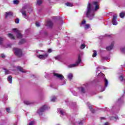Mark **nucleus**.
<instances>
[{"label":"nucleus","mask_w":125,"mask_h":125,"mask_svg":"<svg viewBox=\"0 0 125 125\" xmlns=\"http://www.w3.org/2000/svg\"><path fill=\"white\" fill-rule=\"evenodd\" d=\"M97 9H99V5H98V2L94 1L92 4L88 3L86 12V17L89 18L90 20H92L93 17H94V11H96Z\"/></svg>","instance_id":"1"},{"label":"nucleus","mask_w":125,"mask_h":125,"mask_svg":"<svg viewBox=\"0 0 125 125\" xmlns=\"http://www.w3.org/2000/svg\"><path fill=\"white\" fill-rule=\"evenodd\" d=\"M13 51L17 56L20 57V56H22V50L21 49H19L18 48H14L13 49Z\"/></svg>","instance_id":"2"},{"label":"nucleus","mask_w":125,"mask_h":125,"mask_svg":"<svg viewBox=\"0 0 125 125\" xmlns=\"http://www.w3.org/2000/svg\"><path fill=\"white\" fill-rule=\"evenodd\" d=\"M81 62L82 60H81V57L79 56V57H78V60L76 62V63L68 65V68H75V67H77V66H78V65H79V64H80V63H81Z\"/></svg>","instance_id":"3"},{"label":"nucleus","mask_w":125,"mask_h":125,"mask_svg":"<svg viewBox=\"0 0 125 125\" xmlns=\"http://www.w3.org/2000/svg\"><path fill=\"white\" fill-rule=\"evenodd\" d=\"M13 32H16L17 39H22L23 38V35L20 32V31L18 30L16 28L13 29Z\"/></svg>","instance_id":"4"},{"label":"nucleus","mask_w":125,"mask_h":125,"mask_svg":"<svg viewBox=\"0 0 125 125\" xmlns=\"http://www.w3.org/2000/svg\"><path fill=\"white\" fill-rule=\"evenodd\" d=\"M47 109H48L47 106L44 105L42 106L39 110H38V114H39V115H41L42 113L44 112V111H45V110H47Z\"/></svg>","instance_id":"5"},{"label":"nucleus","mask_w":125,"mask_h":125,"mask_svg":"<svg viewBox=\"0 0 125 125\" xmlns=\"http://www.w3.org/2000/svg\"><path fill=\"white\" fill-rule=\"evenodd\" d=\"M37 57L40 59H42V60H44V59H46L47 57H48V54L46 53L44 55H39L37 56Z\"/></svg>","instance_id":"6"},{"label":"nucleus","mask_w":125,"mask_h":125,"mask_svg":"<svg viewBox=\"0 0 125 125\" xmlns=\"http://www.w3.org/2000/svg\"><path fill=\"white\" fill-rule=\"evenodd\" d=\"M117 15L115 14L113 15V18L112 19V24L114 25H118V22H117Z\"/></svg>","instance_id":"7"},{"label":"nucleus","mask_w":125,"mask_h":125,"mask_svg":"<svg viewBox=\"0 0 125 125\" xmlns=\"http://www.w3.org/2000/svg\"><path fill=\"white\" fill-rule=\"evenodd\" d=\"M53 75L55 76V77H56L58 78V79H59V80H62L63 79H64V76L60 74L54 73Z\"/></svg>","instance_id":"8"},{"label":"nucleus","mask_w":125,"mask_h":125,"mask_svg":"<svg viewBox=\"0 0 125 125\" xmlns=\"http://www.w3.org/2000/svg\"><path fill=\"white\" fill-rule=\"evenodd\" d=\"M114 47V42L112 43L110 46L106 47L107 50H112Z\"/></svg>","instance_id":"9"},{"label":"nucleus","mask_w":125,"mask_h":125,"mask_svg":"<svg viewBox=\"0 0 125 125\" xmlns=\"http://www.w3.org/2000/svg\"><path fill=\"white\" fill-rule=\"evenodd\" d=\"M58 111L62 116H64V115H65V112H64L63 109L59 108Z\"/></svg>","instance_id":"10"},{"label":"nucleus","mask_w":125,"mask_h":125,"mask_svg":"<svg viewBox=\"0 0 125 125\" xmlns=\"http://www.w3.org/2000/svg\"><path fill=\"white\" fill-rule=\"evenodd\" d=\"M47 26L48 27H49L50 28H51L52 26H53V23H52V21H49L47 22Z\"/></svg>","instance_id":"11"},{"label":"nucleus","mask_w":125,"mask_h":125,"mask_svg":"<svg viewBox=\"0 0 125 125\" xmlns=\"http://www.w3.org/2000/svg\"><path fill=\"white\" fill-rule=\"evenodd\" d=\"M21 12L24 18H26V17H27V14H26V11H25L24 9H22L21 11Z\"/></svg>","instance_id":"12"},{"label":"nucleus","mask_w":125,"mask_h":125,"mask_svg":"<svg viewBox=\"0 0 125 125\" xmlns=\"http://www.w3.org/2000/svg\"><path fill=\"white\" fill-rule=\"evenodd\" d=\"M12 15H13V13H12V12H6L5 14V17L6 18H7V16H11Z\"/></svg>","instance_id":"13"},{"label":"nucleus","mask_w":125,"mask_h":125,"mask_svg":"<svg viewBox=\"0 0 125 125\" xmlns=\"http://www.w3.org/2000/svg\"><path fill=\"white\" fill-rule=\"evenodd\" d=\"M5 38L0 37V45H2L3 44V42L5 41Z\"/></svg>","instance_id":"14"},{"label":"nucleus","mask_w":125,"mask_h":125,"mask_svg":"<svg viewBox=\"0 0 125 125\" xmlns=\"http://www.w3.org/2000/svg\"><path fill=\"white\" fill-rule=\"evenodd\" d=\"M8 37L10 38L11 39V40H15V37L13 36V35L11 33H9L8 34Z\"/></svg>","instance_id":"15"},{"label":"nucleus","mask_w":125,"mask_h":125,"mask_svg":"<svg viewBox=\"0 0 125 125\" xmlns=\"http://www.w3.org/2000/svg\"><path fill=\"white\" fill-rule=\"evenodd\" d=\"M119 79L120 82H125V79H124V75H121L119 77Z\"/></svg>","instance_id":"16"},{"label":"nucleus","mask_w":125,"mask_h":125,"mask_svg":"<svg viewBox=\"0 0 125 125\" xmlns=\"http://www.w3.org/2000/svg\"><path fill=\"white\" fill-rule=\"evenodd\" d=\"M67 78L69 81H71L72 79H73V74L72 73H70L67 75Z\"/></svg>","instance_id":"17"},{"label":"nucleus","mask_w":125,"mask_h":125,"mask_svg":"<svg viewBox=\"0 0 125 125\" xmlns=\"http://www.w3.org/2000/svg\"><path fill=\"white\" fill-rule=\"evenodd\" d=\"M8 81L10 82V83H12V77L11 76L8 77Z\"/></svg>","instance_id":"18"},{"label":"nucleus","mask_w":125,"mask_h":125,"mask_svg":"<svg viewBox=\"0 0 125 125\" xmlns=\"http://www.w3.org/2000/svg\"><path fill=\"white\" fill-rule=\"evenodd\" d=\"M104 83H105V87H107L108 86V83H109L108 82V80L106 79H104Z\"/></svg>","instance_id":"19"},{"label":"nucleus","mask_w":125,"mask_h":125,"mask_svg":"<svg viewBox=\"0 0 125 125\" xmlns=\"http://www.w3.org/2000/svg\"><path fill=\"white\" fill-rule=\"evenodd\" d=\"M25 42H26V40L25 39H22L20 41L19 44H22V43H25Z\"/></svg>","instance_id":"20"},{"label":"nucleus","mask_w":125,"mask_h":125,"mask_svg":"<svg viewBox=\"0 0 125 125\" xmlns=\"http://www.w3.org/2000/svg\"><path fill=\"white\" fill-rule=\"evenodd\" d=\"M37 3L38 5H41L42 3V0H37Z\"/></svg>","instance_id":"21"},{"label":"nucleus","mask_w":125,"mask_h":125,"mask_svg":"<svg viewBox=\"0 0 125 125\" xmlns=\"http://www.w3.org/2000/svg\"><path fill=\"white\" fill-rule=\"evenodd\" d=\"M3 70L5 71V75H8V74H10V71H9V70H6L5 68H4Z\"/></svg>","instance_id":"22"},{"label":"nucleus","mask_w":125,"mask_h":125,"mask_svg":"<svg viewBox=\"0 0 125 125\" xmlns=\"http://www.w3.org/2000/svg\"><path fill=\"white\" fill-rule=\"evenodd\" d=\"M55 100H56V97H55V96L52 97V98L51 99V101L52 102H55Z\"/></svg>","instance_id":"23"},{"label":"nucleus","mask_w":125,"mask_h":125,"mask_svg":"<svg viewBox=\"0 0 125 125\" xmlns=\"http://www.w3.org/2000/svg\"><path fill=\"white\" fill-rule=\"evenodd\" d=\"M24 104H25V105H31V102L28 101H25L24 102Z\"/></svg>","instance_id":"24"},{"label":"nucleus","mask_w":125,"mask_h":125,"mask_svg":"<svg viewBox=\"0 0 125 125\" xmlns=\"http://www.w3.org/2000/svg\"><path fill=\"white\" fill-rule=\"evenodd\" d=\"M17 68L18 69V70H19L21 72H22V73H24V70L23 69V68L20 66H18L17 67Z\"/></svg>","instance_id":"25"},{"label":"nucleus","mask_w":125,"mask_h":125,"mask_svg":"<svg viewBox=\"0 0 125 125\" xmlns=\"http://www.w3.org/2000/svg\"><path fill=\"white\" fill-rule=\"evenodd\" d=\"M79 89L81 90L82 93H84V92H85L84 88L83 87H81Z\"/></svg>","instance_id":"26"},{"label":"nucleus","mask_w":125,"mask_h":125,"mask_svg":"<svg viewBox=\"0 0 125 125\" xmlns=\"http://www.w3.org/2000/svg\"><path fill=\"white\" fill-rule=\"evenodd\" d=\"M89 108L91 111L92 113H95V110L94 109H92V106H89Z\"/></svg>","instance_id":"27"},{"label":"nucleus","mask_w":125,"mask_h":125,"mask_svg":"<svg viewBox=\"0 0 125 125\" xmlns=\"http://www.w3.org/2000/svg\"><path fill=\"white\" fill-rule=\"evenodd\" d=\"M97 56V52H96V51L94 50L93 54L92 55V57H96Z\"/></svg>","instance_id":"28"},{"label":"nucleus","mask_w":125,"mask_h":125,"mask_svg":"<svg viewBox=\"0 0 125 125\" xmlns=\"http://www.w3.org/2000/svg\"><path fill=\"white\" fill-rule=\"evenodd\" d=\"M120 17H121V18H124L125 17V13H120Z\"/></svg>","instance_id":"29"},{"label":"nucleus","mask_w":125,"mask_h":125,"mask_svg":"<svg viewBox=\"0 0 125 125\" xmlns=\"http://www.w3.org/2000/svg\"><path fill=\"white\" fill-rule=\"evenodd\" d=\"M85 30H87L89 28H90V25L89 24H86L85 25Z\"/></svg>","instance_id":"30"},{"label":"nucleus","mask_w":125,"mask_h":125,"mask_svg":"<svg viewBox=\"0 0 125 125\" xmlns=\"http://www.w3.org/2000/svg\"><path fill=\"white\" fill-rule=\"evenodd\" d=\"M65 5H66V6L72 7V6H73V4H72L71 3H65Z\"/></svg>","instance_id":"31"},{"label":"nucleus","mask_w":125,"mask_h":125,"mask_svg":"<svg viewBox=\"0 0 125 125\" xmlns=\"http://www.w3.org/2000/svg\"><path fill=\"white\" fill-rule=\"evenodd\" d=\"M13 3L14 4H18V3H19V1H18V0H14L13 1Z\"/></svg>","instance_id":"32"},{"label":"nucleus","mask_w":125,"mask_h":125,"mask_svg":"<svg viewBox=\"0 0 125 125\" xmlns=\"http://www.w3.org/2000/svg\"><path fill=\"white\" fill-rule=\"evenodd\" d=\"M121 51H122V52H124V53H125V47L121 48Z\"/></svg>","instance_id":"33"},{"label":"nucleus","mask_w":125,"mask_h":125,"mask_svg":"<svg viewBox=\"0 0 125 125\" xmlns=\"http://www.w3.org/2000/svg\"><path fill=\"white\" fill-rule=\"evenodd\" d=\"M85 47V44H81V49H83V48H84Z\"/></svg>","instance_id":"34"},{"label":"nucleus","mask_w":125,"mask_h":125,"mask_svg":"<svg viewBox=\"0 0 125 125\" xmlns=\"http://www.w3.org/2000/svg\"><path fill=\"white\" fill-rule=\"evenodd\" d=\"M60 56H57L56 57H55V59H56V60H59V59H60Z\"/></svg>","instance_id":"35"},{"label":"nucleus","mask_w":125,"mask_h":125,"mask_svg":"<svg viewBox=\"0 0 125 125\" xmlns=\"http://www.w3.org/2000/svg\"><path fill=\"white\" fill-rule=\"evenodd\" d=\"M98 76H102V77H103V78H104V77H105L104 74H103V73H99Z\"/></svg>","instance_id":"36"},{"label":"nucleus","mask_w":125,"mask_h":125,"mask_svg":"<svg viewBox=\"0 0 125 125\" xmlns=\"http://www.w3.org/2000/svg\"><path fill=\"white\" fill-rule=\"evenodd\" d=\"M6 111L7 112V113H10V108H6Z\"/></svg>","instance_id":"37"},{"label":"nucleus","mask_w":125,"mask_h":125,"mask_svg":"<svg viewBox=\"0 0 125 125\" xmlns=\"http://www.w3.org/2000/svg\"><path fill=\"white\" fill-rule=\"evenodd\" d=\"M15 23H16V24H19V19H17L16 20Z\"/></svg>","instance_id":"38"},{"label":"nucleus","mask_w":125,"mask_h":125,"mask_svg":"<svg viewBox=\"0 0 125 125\" xmlns=\"http://www.w3.org/2000/svg\"><path fill=\"white\" fill-rule=\"evenodd\" d=\"M86 23V21H85V20H83V21L82 22V25H84V24H85Z\"/></svg>","instance_id":"39"},{"label":"nucleus","mask_w":125,"mask_h":125,"mask_svg":"<svg viewBox=\"0 0 125 125\" xmlns=\"http://www.w3.org/2000/svg\"><path fill=\"white\" fill-rule=\"evenodd\" d=\"M1 57L2 58H5V55L4 54H1Z\"/></svg>","instance_id":"40"},{"label":"nucleus","mask_w":125,"mask_h":125,"mask_svg":"<svg viewBox=\"0 0 125 125\" xmlns=\"http://www.w3.org/2000/svg\"><path fill=\"white\" fill-rule=\"evenodd\" d=\"M34 121H32L30 123H29V125H33L34 124Z\"/></svg>","instance_id":"41"},{"label":"nucleus","mask_w":125,"mask_h":125,"mask_svg":"<svg viewBox=\"0 0 125 125\" xmlns=\"http://www.w3.org/2000/svg\"><path fill=\"white\" fill-rule=\"evenodd\" d=\"M48 52L49 53H51V52H52V49H49L48 50Z\"/></svg>","instance_id":"42"},{"label":"nucleus","mask_w":125,"mask_h":125,"mask_svg":"<svg viewBox=\"0 0 125 125\" xmlns=\"http://www.w3.org/2000/svg\"><path fill=\"white\" fill-rule=\"evenodd\" d=\"M36 25L37 27H40V23H39V22H36Z\"/></svg>","instance_id":"43"},{"label":"nucleus","mask_w":125,"mask_h":125,"mask_svg":"<svg viewBox=\"0 0 125 125\" xmlns=\"http://www.w3.org/2000/svg\"><path fill=\"white\" fill-rule=\"evenodd\" d=\"M106 60V58H103L102 59V61H104V60Z\"/></svg>","instance_id":"44"},{"label":"nucleus","mask_w":125,"mask_h":125,"mask_svg":"<svg viewBox=\"0 0 125 125\" xmlns=\"http://www.w3.org/2000/svg\"><path fill=\"white\" fill-rule=\"evenodd\" d=\"M104 125H109V123H105Z\"/></svg>","instance_id":"45"},{"label":"nucleus","mask_w":125,"mask_h":125,"mask_svg":"<svg viewBox=\"0 0 125 125\" xmlns=\"http://www.w3.org/2000/svg\"><path fill=\"white\" fill-rule=\"evenodd\" d=\"M2 116V113H1V112L0 111V117Z\"/></svg>","instance_id":"46"},{"label":"nucleus","mask_w":125,"mask_h":125,"mask_svg":"<svg viewBox=\"0 0 125 125\" xmlns=\"http://www.w3.org/2000/svg\"><path fill=\"white\" fill-rule=\"evenodd\" d=\"M99 69H100V67H98L97 68V70H99Z\"/></svg>","instance_id":"47"},{"label":"nucleus","mask_w":125,"mask_h":125,"mask_svg":"<svg viewBox=\"0 0 125 125\" xmlns=\"http://www.w3.org/2000/svg\"><path fill=\"white\" fill-rule=\"evenodd\" d=\"M105 37H110V35H105Z\"/></svg>","instance_id":"48"},{"label":"nucleus","mask_w":125,"mask_h":125,"mask_svg":"<svg viewBox=\"0 0 125 125\" xmlns=\"http://www.w3.org/2000/svg\"><path fill=\"white\" fill-rule=\"evenodd\" d=\"M6 47H10V45H8L6 46Z\"/></svg>","instance_id":"49"},{"label":"nucleus","mask_w":125,"mask_h":125,"mask_svg":"<svg viewBox=\"0 0 125 125\" xmlns=\"http://www.w3.org/2000/svg\"><path fill=\"white\" fill-rule=\"evenodd\" d=\"M104 90H105V88H104L103 90H102L101 91H104Z\"/></svg>","instance_id":"50"},{"label":"nucleus","mask_w":125,"mask_h":125,"mask_svg":"<svg viewBox=\"0 0 125 125\" xmlns=\"http://www.w3.org/2000/svg\"><path fill=\"white\" fill-rule=\"evenodd\" d=\"M82 122L79 123V125H81Z\"/></svg>","instance_id":"51"},{"label":"nucleus","mask_w":125,"mask_h":125,"mask_svg":"<svg viewBox=\"0 0 125 125\" xmlns=\"http://www.w3.org/2000/svg\"><path fill=\"white\" fill-rule=\"evenodd\" d=\"M118 118V117H115V119H117Z\"/></svg>","instance_id":"52"},{"label":"nucleus","mask_w":125,"mask_h":125,"mask_svg":"<svg viewBox=\"0 0 125 125\" xmlns=\"http://www.w3.org/2000/svg\"><path fill=\"white\" fill-rule=\"evenodd\" d=\"M74 95L77 96V94H74Z\"/></svg>","instance_id":"53"},{"label":"nucleus","mask_w":125,"mask_h":125,"mask_svg":"<svg viewBox=\"0 0 125 125\" xmlns=\"http://www.w3.org/2000/svg\"><path fill=\"white\" fill-rule=\"evenodd\" d=\"M59 19H60V17H59Z\"/></svg>","instance_id":"54"}]
</instances>
